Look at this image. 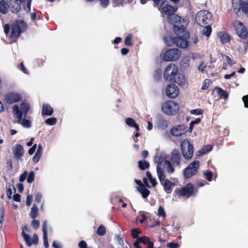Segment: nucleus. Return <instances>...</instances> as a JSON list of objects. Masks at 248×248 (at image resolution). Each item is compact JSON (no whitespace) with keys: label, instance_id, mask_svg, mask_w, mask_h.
<instances>
[{"label":"nucleus","instance_id":"50","mask_svg":"<svg viewBox=\"0 0 248 248\" xmlns=\"http://www.w3.org/2000/svg\"><path fill=\"white\" fill-rule=\"evenodd\" d=\"M31 225L34 229L37 230L39 227V221L38 220H32Z\"/></svg>","mask_w":248,"mask_h":248},{"label":"nucleus","instance_id":"42","mask_svg":"<svg viewBox=\"0 0 248 248\" xmlns=\"http://www.w3.org/2000/svg\"><path fill=\"white\" fill-rule=\"evenodd\" d=\"M212 149V147L210 145H207L205 146L203 149L200 151L202 155H204L206 153L211 151Z\"/></svg>","mask_w":248,"mask_h":248},{"label":"nucleus","instance_id":"18","mask_svg":"<svg viewBox=\"0 0 248 248\" xmlns=\"http://www.w3.org/2000/svg\"><path fill=\"white\" fill-rule=\"evenodd\" d=\"M21 99L20 94L15 93H9L5 96V100L7 103L12 104L13 103L19 101Z\"/></svg>","mask_w":248,"mask_h":248},{"label":"nucleus","instance_id":"7","mask_svg":"<svg viewBox=\"0 0 248 248\" xmlns=\"http://www.w3.org/2000/svg\"><path fill=\"white\" fill-rule=\"evenodd\" d=\"M181 149L184 157L186 159L192 158L193 155L192 145L187 140H184L181 143Z\"/></svg>","mask_w":248,"mask_h":248},{"label":"nucleus","instance_id":"17","mask_svg":"<svg viewBox=\"0 0 248 248\" xmlns=\"http://www.w3.org/2000/svg\"><path fill=\"white\" fill-rule=\"evenodd\" d=\"M22 1H18V0H14L9 1L8 4V7L12 12L16 13L18 12L20 9V4Z\"/></svg>","mask_w":248,"mask_h":248},{"label":"nucleus","instance_id":"12","mask_svg":"<svg viewBox=\"0 0 248 248\" xmlns=\"http://www.w3.org/2000/svg\"><path fill=\"white\" fill-rule=\"evenodd\" d=\"M193 191V185L191 183H188L186 186L176 189L175 191L177 194L182 196L188 198L191 196Z\"/></svg>","mask_w":248,"mask_h":248},{"label":"nucleus","instance_id":"43","mask_svg":"<svg viewBox=\"0 0 248 248\" xmlns=\"http://www.w3.org/2000/svg\"><path fill=\"white\" fill-rule=\"evenodd\" d=\"M57 122V119L55 118H48L45 121V123L46 124L53 125H54Z\"/></svg>","mask_w":248,"mask_h":248},{"label":"nucleus","instance_id":"41","mask_svg":"<svg viewBox=\"0 0 248 248\" xmlns=\"http://www.w3.org/2000/svg\"><path fill=\"white\" fill-rule=\"evenodd\" d=\"M204 177L208 181L211 182L212 180L213 173L210 171H206L203 172Z\"/></svg>","mask_w":248,"mask_h":248},{"label":"nucleus","instance_id":"5","mask_svg":"<svg viewBox=\"0 0 248 248\" xmlns=\"http://www.w3.org/2000/svg\"><path fill=\"white\" fill-rule=\"evenodd\" d=\"M212 16L211 13L208 11H200L197 13L195 20L198 25L202 26L209 23Z\"/></svg>","mask_w":248,"mask_h":248},{"label":"nucleus","instance_id":"22","mask_svg":"<svg viewBox=\"0 0 248 248\" xmlns=\"http://www.w3.org/2000/svg\"><path fill=\"white\" fill-rule=\"evenodd\" d=\"M42 231L43 232V240L44 243V247L45 248H48L49 244L47 241V221L46 220L44 221L42 226Z\"/></svg>","mask_w":248,"mask_h":248},{"label":"nucleus","instance_id":"58","mask_svg":"<svg viewBox=\"0 0 248 248\" xmlns=\"http://www.w3.org/2000/svg\"><path fill=\"white\" fill-rule=\"evenodd\" d=\"M101 5L106 8L109 4V0H99Z\"/></svg>","mask_w":248,"mask_h":248},{"label":"nucleus","instance_id":"47","mask_svg":"<svg viewBox=\"0 0 248 248\" xmlns=\"http://www.w3.org/2000/svg\"><path fill=\"white\" fill-rule=\"evenodd\" d=\"M132 35L129 34L125 38L124 44L127 46H130L132 45L131 43Z\"/></svg>","mask_w":248,"mask_h":248},{"label":"nucleus","instance_id":"37","mask_svg":"<svg viewBox=\"0 0 248 248\" xmlns=\"http://www.w3.org/2000/svg\"><path fill=\"white\" fill-rule=\"evenodd\" d=\"M215 90L220 97L223 98L225 99H227L228 95L226 91L219 87H216Z\"/></svg>","mask_w":248,"mask_h":248},{"label":"nucleus","instance_id":"6","mask_svg":"<svg viewBox=\"0 0 248 248\" xmlns=\"http://www.w3.org/2000/svg\"><path fill=\"white\" fill-rule=\"evenodd\" d=\"M29 109V104L24 102L21 104L20 108H19L17 105H15L13 107V111L16 115V118L17 119L18 123H20L23 115L24 117H26V115Z\"/></svg>","mask_w":248,"mask_h":248},{"label":"nucleus","instance_id":"53","mask_svg":"<svg viewBox=\"0 0 248 248\" xmlns=\"http://www.w3.org/2000/svg\"><path fill=\"white\" fill-rule=\"evenodd\" d=\"M210 80L209 79H206L204 80V82L202 84V89L203 90H206L208 86L209 85Z\"/></svg>","mask_w":248,"mask_h":248},{"label":"nucleus","instance_id":"4","mask_svg":"<svg viewBox=\"0 0 248 248\" xmlns=\"http://www.w3.org/2000/svg\"><path fill=\"white\" fill-rule=\"evenodd\" d=\"M178 68L173 63H170L166 66L164 71V78L165 80L171 81L177 75Z\"/></svg>","mask_w":248,"mask_h":248},{"label":"nucleus","instance_id":"13","mask_svg":"<svg viewBox=\"0 0 248 248\" xmlns=\"http://www.w3.org/2000/svg\"><path fill=\"white\" fill-rule=\"evenodd\" d=\"M234 27L238 35L242 39H246L248 35V31L244 24L239 21H235Z\"/></svg>","mask_w":248,"mask_h":248},{"label":"nucleus","instance_id":"46","mask_svg":"<svg viewBox=\"0 0 248 248\" xmlns=\"http://www.w3.org/2000/svg\"><path fill=\"white\" fill-rule=\"evenodd\" d=\"M34 173L33 171L30 172L27 177V182L28 183H31L34 180Z\"/></svg>","mask_w":248,"mask_h":248},{"label":"nucleus","instance_id":"23","mask_svg":"<svg viewBox=\"0 0 248 248\" xmlns=\"http://www.w3.org/2000/svg\"><path fill=\"white\" fill-rule=\"evenodd\" d=\"M232 1L233 9L235 13L237 14L238 12L241 9L245 1L243 0H232Z\"/></svg>","mask_w":248,"mask_h":248},{"label":"nucleus","instance_id":"19","mask_svg":"<svg viewBox=\"0 0 248 248\" xmlns=\"http://www.w3.org/2000/svg\"><path fill=\"white\" fill-rule=\"evenodd\" d=\"M170 160L174 165L179 166L181 161V155L178 150H173L172 151Z\"/></svg>","mask_w":248,"mask_h":248},{"label":"nucleus","instance_id":"59","mask_svg":"<svg viewBox=\"0 0 248 248\" xmlns=\"http://www.w3.org/2000/svg\"><path fill=\"white\" fill-rule=\"evenodd\" d=\"M37 145L34 144L28 151V153L30 155H32L35 151L36 149Z\"/></svg>","mask_w":248,"mask_h":248},{"label":"nucleus","instance_id":"15","mask_svg":"<svg viewBox=\"0 0 248 248\" xmlns=\"http://www.w3.org/2000/svg\"><path fill=\"white\" fill-rule=\"evenodd\" d=\"M164 41L166 44L168 46H172L174 44L177 46L184 48L186 46V43L184 41H182V44H179L178 41L179 39L175 38V37L172 38L171 36L168 35L164 37Z\"/></svg>","mask_w":248,"mask_h":248},{"label":"nucleus","instance_id":"1","mask_svg":"<svg viewBox=\"0 0 248 248\" xmlns=\"http://www.w3.org/2000/svg\"><path fill=\"white\" fill-rule=\"evenodd\" d=\"M168 20L174 26L173 31L177 35L182 33L185 36H187V32L185 30L186 26L188 24L186 20L173 14L168 17Z\"/></svg>","mask_w":248,"mask_h":248},{"label":"nucleus","instance_id":"34","mask_svg":"<svg viewBox=\"0 0 248 248\" xmlns=\"http://www.w3.org/2000/svg\"><path fill=\"white\" fill-rule=\"evenodd\" d=\"M138 166L139 168L141 170H144L146 169H148L150 164L149 163L145 160H140L138 162Z\"/></svg>","mask_w":248,"mask_h":248},{"label":"nucleus","instance_id":"49","mask_svg":"<svg viewBox=\"0 0 248 248\" xmlns=\"http://www.w3.org/2000/svg\"><path fill=\"white\" fill-rule=\"evenodd\" d=\"M207 67V65L204 62H202L198 66V69L201 72L204 73L205 72V69Z\"/></svg>","mask_w":248,"mask_h":248},{"label":"nucleus","instance_id":"60","mask_svg":"<svg viewBox=\"0 0 248 248\" xmlns=\"http://www.w3.org/2000/svg\"><path fill=\"white\" fill-rule=\"evenodd\" d=\"M167 246L168 248H177L178 247L179 245L178 243L170 242V243H168L167 245Z\"/></svg>","mask_w":248,"mask_h":248},{"label":"nucleus","instance_id":"44","mask_svg":"<svg viewBox=\"0 0 248 248\" xmlns=\"http://www.w3.org/2000/svg\"><path fill=\"white\" fill-rule=\"evenodd\" d=\"M20 124L26 128H29L31 126V122L25 119H24L22 121L21 120Z\"/></svg>","mask_w":248,"mask_h":248},{"label":"nucleus","instance_id":"24","mask_svg":"<svg viewBox=\"0 0 248 248\" xmlns=\"http://www.w3.org/2000/svg\"><path fill=\"white\" fill-rule=\"evenodd\" d=\"M217 37L222 44H226L230 40L229 35L224 32H220L217 34Z\"/></svg>","mask_w":248,"mask_h":248},{"label":"nucleus","instance_id":"32","mask_svg":"<svg viewBox=\"0 0 248 248\" xmlns=\"http://www.w3.org/2000/svg\"><path fill=\"white\" fill-rule=\"evenodd\" d=\"M189 59L188 57H185L182 59L180 66L182 68L186 69L189 66Z\"/></svg>","mask_w":248,"mask_h":248},{"label":"nucleus","instance_id":"45","mask_svg":"<svg viewBox=\"0 0 248 248\" xmlns=\"http://www.w3.org/2000/svg\"><path fill=\"white\" fill-rule=\"evenodd\" d=\"M162 71L160 69H156L154 74V78L157 80L159 79L161 77Z\"/></svg>","mask_w":248,"mask_h":248},{"label":"nucleus","instance_id":"11","mask_svg":"<svg viewBox=\"0 0 248 248\" xmlns=\"http://www.w3.org/2000/svg\"><path fill=\"white\" fill-rule=\"evenodd\" d=\"M199 167V161H194L191 163L184 170L185 177L188 178L196 174Z\"/></svg>","mask_w":248,"mask_h":248},{"label":"nucleus","instance_id":"62","mask_svg":"<svg viewBox=\"0 0 248 248\" xmlns=\"http://www.w3.org/2000/svg\"><path fill=\"white\" fill-rule=\"evenodd\" d=\"M38 242V237L36 233L33 234L32 244L34 245H37Z\"/></svg>","mask_w":248,"mask_h":248},{"label":"nucleus","instance_id":"31","mask_svg":"<svg viewBox=\"0 0 248 248\" xmlns=\"http://www.w3.org/2000/svg\"><path fill=\"white\" fill-rule=\"evenodd\" d=\"M125 123L127 125L130 127H134L136 128L137 131L139 130V127L138 125L136 124L133 119L131 118H128L125 120Z\"/></svg>","mask_w":248,"mask_h":248},{"label":"nucleus","instance_id":"26","mask_svg":"<svg viewBox=\"0 0 248 248\" xmlns=\"http://www.w3.org/2000/svg\"><path fill=\"white\" fill-rule=\"evenodd\" d=\"M172 81L179 85H183L185 83V78L183 74L178 73L177 75L174 78Z\"/></svg>","mask_w":248,"mask_h":248},{"label":"nucleus","instance_id":"38","mask_svg":"<svg viewBox=\"0 0 248 248\" xmlns=\"http://www.w3.org/2000/svg\"><path fill=\"white\" fill-rule=\"evenodd\" d=\"M7 4L4 0L0 2V12L2 14H6L7 12L8 8Z\"/></svg>","mask_w":248,"mask_h":248},{"label":"nucleus","instance_id":"36","mask_svg":"<svg viewBox=\"0 0 248 248\" xmlns=\"http://www.w3.org/2000/svg\"><path fill=\"white\" fill-rule=\"evenodd\" d=\"M21 235L23 237L24 240L25 241L27 245L29 247H31L32 244L31 242V236L29 235L26 234L25 232L24 231V230L22 232Z\"/></svg>","mask_w":248,"mask_h":248},{"label":"nucleus","instance_id":"51","mask_svg":"<svg viewBox=\"0 0 248 248\" xmlns=\"http://www.w3.org/2000/svg\"><path fill=\"white\" fill-rule=\"evenodd\" d=\"M158 215L159 216H162L163 217H166V213L165 212L163 209V208L162 206H159L158 210Z\"/></svg>","mask_w":248,"mask_h":248},{"label":"nucleus","instance_id":"10","mask_svg":"<svg viewBox=\"0 0 248 248\" xmlns=\"http://www.w3.org/2000/svg\"><path fill=\"white\" fill-rule=\"evenodd\" d=\"M181 53V51L178 49H170L164 54L163 60L166 62L177 60L180 58Z\"/></svg>","mask_w":248,"mask_h":248},{"label":"nucleus","instance_id":"21","mask_svg":"<svg viewBox=\"0 0 248 248\" xmlns=\"http://www.w3.org/2000/svg\"><path fill=\"white\" fill-rule=\"evenodd\" d=\"M13 153L17 159H20L24 153V149L20 144H17L13 149Z\"/></svg>","mask_w":248,"mask_h":248},{"label":"nucleus","instance_id":"28","mask_svg":"<svg viewBox=\"0 0 248 248\" xmlns=\"http://www.w3.org/2000/svg\"><path fill=\"white\" fill-rule=\"evenodd\" d=\"M138 191L141 194L143 198H147L150 194V191L145 188L144 186H142L141 187H137Z\"/></svg>","mask_w":248,"mask_h":248},{"label":"nucleus","instance_id":"57","mask_svg":"<svg viewBox=\"0 0 248 248\" xmlns=\"http://www.w3.org/2000/svg\"><path fill=\"white\" fill-rule=\"evenodd\" d=\"M139 233H140V232H139L138 230H137L136 229H132L131 231L132 236L134 238H139L138 235H139Z\"/></svg>","mask_w":248,"mask_h":248},{"label":"nucleus","instance_id":"63","mask_svg":"<svg viewBox=\"0 0 248 248\" xmlns=\"http://www.w3.org/2000/svg\"><path fill=\"white\" fill-rule=\"evenodd\" d=\"M42 155L35 154L32 158V160L35 163H37Z\"/></svg>","mask_w":248,"mask_h":248},{"label":"nucleus","instance_id":"29","mask_svg":"<svg viewBox=\"0 0 248 248\" xmlns=\"http://www.w3.org/2000/svg\"><path fill=\"white\" fill-rule=\"evenodd\" d=\"M169 125V122L164 119H160L157 122V126L161 129H166Z\"/></svg>","mask_w":248,"mask_h":248},{"label":"nucleus","instance_id":"8","mask_svg":"<svg viewBox=\"0 0 248 248\" xmlns=\"http://www.w3.org/2000/svg\"><path fill=\"white\" fill-rule=\"evenodd\" d=\"M155 161L156 163H157L156 166V171L157 172V167L159 166L161 170L164 172V169H166L167 172L169 174L172 173L174 171V168L172 167L171 164L169 160H160L159 156L157 155L155 158Z\"/></svg>","mask_w":248,"mask_h":248},{"label":"nucleus","instance_id":"35","mask_svg":"<svg viewBox=\"0 0 248 248\" xmlns=\"http://www.w3.org/2000/svg\"><path fill=\"white\" fill-rule=\"evenodd\" d=\"M177 37H175V38L179 39V40L178 41L179 44H182V41H184L186 43V46L184 48H186L187 46V41L186 40L187 38L189 37V34L187 33V36H185L182 33H181L179 35H177Z\"/></svg>","mask_w":248,"mask_h":248},{"label":"nucleus","instance_id":"55","mask_svg":"<svg viewBox=\"0 0 248 248\" xmlns=\"http://www.w3.org/2000/svg\"><path fill=\"white\" fill-rule=\"evenodd\" d=\"M28 175V172L27 171H24L23 173H22L19 177V181L20 182H23L26 179L27 176Z\"/></svg>","mask_w":248,"mask_h":248},{"label":"nucleus","instance_id":"9","mask_svg":"<svg viewBox=\"0 0 248 248\" xmlns=\"http://www.w3.org/2000/svg\"><path fill=\"white\" fill-rule=\"evenodd\" d=\"M26 28V24L23 20H18L14 23L12 28V37H19L21 32Z\"/></svg>","mask_w":248,"mask_h":248},{"label":"nucleus","instance_id":"40","mask_svg":"<svg viewBox=\"0 0 248 248\" xmlns=\"http://www.w3.org/2000/svg\"><path fill=\"white\" fill-rule=\"evenodd\" d=\"M130 0H112V4L114 7L119 5H122L124 3L129 2Z\"/></svg>","mask_w":248,"mask_h":248},{"label":"nucleus","instance_id":"30","mask_svg":"<svg viewBox=\"0 0 248 248\" xmlns=\"http://www.w3.org/2000/svg\"><path fill=\"white\" fill-rule=\"evenodd\" d=\"M139 240L140 243L147 245L148 248L154 246L153 243L151 242L150 239L146 236H143L139 238Z\"/></svg>","mask_w":248,"mask_h":248},{"label":"nucleus","instance_id":"61","mask_svg":"<svg viewBox=\"0 0 248 248\" xmlns=\"http://www.w3.org/2000/svg\"><path fill=\"white\" fill-rule=\"evenodd\" d=\"M242 100L244 102L245 107L248 108V94L244 96L242 98Z\"/></svg>","mask_w":248,"mask_h":248},{"label":"nucleus","instance_id":"25","mask_svg":"<svg viewBox=\"0 0 248 248\" xmlns=\"http://www.w3.org/2000/svg\"><path fill=\"white\" fill-rule=\"evenodd\" d=\"M53 112V108L48 105L44 104L42 108V114L43 115L50 116Z\"/></svg>","mask_w":248,"mask_h":248},{"label":"nucleus","instance_id":"56","mask_svg":"<svg viewBox=\"0 0 248 248\" xmlns=\"http://www.w3.org/2000/svg\"><path fill=\"white\" fill-rule=\"evenodd\" d=\"M32 196L30 195H28L27 197L26 202V205L28 206H31V203L32 202Z\"/></svg>","mask_w":248,"mask_h":248},{"label":"nucleus","instance_id":"3","mask_svg":"<svg viewBox=\"0 0 248 248\" xmlns=\"http://www.w3.org/2000/svg\"><path fill=\"white\" fill-rule=\"evenodd\" d=\"M157 176L161 185L163 186L165 191L168 194L170 193L171 192V187L174 185V183L165 178L164 173L161 170L159 166L157 167Z\"/></svg>","mask_w":248,"mask_h":248},{"label":"nucleus","instance_id":"27","mask_svg":"<svg viewBox=\"0 0 248 248\" xmlns=\"http://www.w3.org/2000/svg\"><path fill=\"white\" fill-rule=\"evenodd\" d=\"M201 32L202 35H205L208 37L210 36L212 32V28L210 25H207L205 27H202L201 30Z\"/></svg>","mask_w":248,"mask_h":248},{"label":"nucleus","instance_id":"20","mask_svg":"<svg viewBox=\"0 0 248 248\" xmlns=\"http://www.w3.org/2000/svg\"><path fill=\"white\" fill-rule=\"evenodd\" d=\"M163 6V2L161 4V7H162V12L166 15H168V16H171L173 15L176 12L177 8L176 7H173L170 5H166L164 7Z\"/></svg>","mask_w":248,"mask_h":248},{"label":"nucleus","instance_id":"39","mask_svg":"<svg viewBox=\"0 0 248 248\" xmlns=\"http://www.w3.org/2000/svg\"><path fill=\"white\" fill-rule=\"evenodd\" d=\"M106 228L103 225H101L97 229L96 233L98 235L103 236L106 234Z\"/></svg>","mask_w":248,"mask_h":248},{"label":"nucleus","instance_id":"2","mask_svg":"<svg viewBox=\"0 0 248 248\" xmlns=\"http://www.w3.org/2000/svg\"><path fill=\"white\" fill-rule=\"evenodd\" d=\"M179 105L173 101H166L162 105V111L168 115H175L179 111Z\"/></svg>","mask_w":248,"mask_h":248},{"label":"nucleus","instance_id":"16","mask_svg":"<svg viewBox=\"0 0 248 248\" xmlns=\"http://www.w3.org/2000/svg\"><path fill=\"white\" fill-rule=\"evenodd\" d=\"M186 132V127L185 125H179L173 127L171 130V134L174 136H180Z\"/></svg>","mask_w":248,"mask_h":248},{"label":"nucleus","instance_id":"64","mask_svg":"<svg viewBox=\"0 0 248 248\" xmlns=\"http://www.w3.org/2000/svg\"><path fill=\"white\" fill-rule=\"evenodd\" d=\"M79 248H87V244L84 241H80L78 244Z\"/></svg>","mask_w":248,"mask_h":248},{"label":"nucleus","instance_id":"54","mask_svg":"<svg viewBox=\"0 0 248 248\" xmlns=\"http://www.w3.org/2000/svg\"><path fill=\"white\" fill-rule=\"evenodd\" d=\"M7 195L9 199H11L12 195V189L11 186H9L8 187H7Z\"/></svg>","mask_w":248,"mask_h":248},{"label":"nucleus","instance_id":"52","mask_svg":"<svg viewBox=\"0 0 248 248\" xmlns=\"http://www.w3.org/2000/svg\"><path fill=\"white\" fill-rule=\"evenodd\" d=\"M190 112L191 114L200 115L202 114L203 110L201 109H196L190 110Z\"/></svg>","mask_w":248,"mask_h":248},{"label":"nucleus","instance_id":"14","mask_svg":"<svg viewBox=\"0 0 248 248\" xmlns=\"http://www.w3.org/2000/svg\"><path fill=\"white\" fill-rule=\"evenodd\" d=\"M178 87L174 84H169L166 88V95L170 98H175L179 94Z\"/></svg>","mask_w":248,"mask_h":248},{"label":"nucleus","instance_id":"48","mask_svg":"<svg viewBox=\"0 0 248 248\" xmlns=\"http://www.w3.org/2000/svg\"><path fill=\"white\" fill-rule=\"evenodd\" d=\"M241 10L248 17V3L246 1L243 3Z\"/></svg>","mask_w":248,"mask_h":248},{"label":"nucleus","instance_id":"33","mask_svg":"<svg viewBox=\"0 0 248 248\" xmlns=\"http://www.w3.org/2000/svg\"><path fill=\"white\" fill-rule=\"evenodd\" d=\"M38 214V208L35 204H33L32 207L31 208V211L30 213V216L31 218L34 219L37 217Z\"/></svg>","mask_w":248,"mask_h":248}]
</instances>
